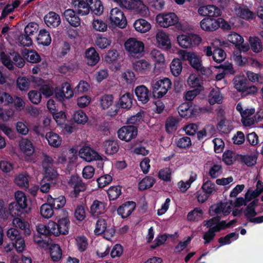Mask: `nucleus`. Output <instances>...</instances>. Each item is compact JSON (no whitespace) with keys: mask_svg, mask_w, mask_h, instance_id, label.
I'll return each instance as SVG.
<instances>
[{"mask_svg":"<svg viewBox=\"0 0 263 263\" xmlns=\"http://www.w3.org/2000/svg\"><path fill=\"white\" fill-rule=\"evenodd\" d=\"M85 60L89 66H93L100 61V56L96 50L92 47L88 48L85 52Z\"/></svg>","mask_w":263,"mask_h":263,"instance_id":"21","label":"nucleus"},{"mask_svg":"<svg viewBox=\"0 0 263 263\" xmlns=\"http://www.w3.org/2000/svg\"><path fill=\"white\" fill-rule=\"evenodd\" d=\"M72 0V5L77 9L78 13L81 15H87L90 10L96 15H101L104 7L100 0Z\"/></svg>","mask_w":263,"mask_h":263,"instance_id":"3","label":"nucleus"},{"mask_svg":"<svg viewBox=\"0 0 263 263\" xmlns=\"http://www.w3.org/2000/svg\"><path fill=\"white\" fill-rule=\"evenodd\" d=\"M34 82L37 85H42L40 88V91L46 97H49L54 93V90L55 88H54L53 86L50 84H44V81L42 79L36 78L34 80Z\"/></svg>","mask_w":263,"mask_h":263,"instance_id":"30","label":"nucleus"},{"mask_svg":"<svg viewBox=\"0 0 263 263\" xmlns=\"http://www.w3.org/2000/svg\"><path fill=\"white\" fill-rule=\"evenodd\" d=\"M201 28L207 32H212L217 29L216 19L205 17L202 19L200 23Z\"/></svg>","mask_w":263,"mask_h":263,"instance_id":"29","label":"nucleus"},{"mask_svg":"<svg viewBox=\"0 0 263 263\" xmlns=\"http://www.w3.org/2000/svg\"><path fill=\"white\" fill-rule=\"evenodd\" d=\"M44 170V178L47 181H55L58 178V174L52 167L46 168Z\"/></svg>","mask_w":263,"mask_h":263,"instance_id":"56","label":"nucleus"},{"mask_svg":"<svg viewBox=\"0 0 263 263\" xmlns=\"http://www.w3.org/2000/svg\"><path fill=\"white\" fill-rule=\"evenodd\" d=\"M202 217L203 212L200 208H195L187 215V219L190 221H198Z\"/></svg>","mask_w":263,"mask_h":263,"instance_id":"64","label":"nucleus"},{"mask_svg":"<svg viewBox=\"0 0 263 263\" xmlns=\"http://www.w3.org/2000/svg\"><path fill=\"white\" fill-rule=\"evenodd\" d=\"M172 83L167 78L153 81L152 83V88L154 91H157V96L158 98H162L166 94L171 88Z\"/></svg>","mask_w":263,"mask_h":263,"instance_id":"14","label":"nucleus"},{"mask_svg":"<svg viewBox=\"0 0 263 263\" xmlns=\"http://www.w3.org/2000/svg\"><path fill=\"white\" fill-rule=\"evenodd\" d=\"M217 128L220 132L224 134H228L233 129V125L230 121L223 120L219 122Z\"/></svg>","mask_w":263,"mask_h":263,"instance_id":"61","label":"nucleus"},{"mask_svg":"<svg viewBox=\"0 0 263 263\" xmlns=\"http://www.w3.org/2000/svg\"><path fill=\"white\" fill-rule=\"evenodd\" d=\"M69 183L73 186V194L77 196L79 192L86 190L85 184L81 181L80 178L77 176H72L69 180Z\"/></svg>","mask_w":263,"mask_h":263,"instance_id":"33","label":"nucleus"},{"mask_svg":"<svg viewBox=\"0 0 263 263\" xmlns=\"http://www.w3.org/2000/svg\"><path fill=\"white\" fill-rule=\"evenodd\" d=\"M136 203L133 201L126 202L117 209V213L122 218L128 217L134 211Z\"/></svg>","mask_w":263,"mask_h":263,"instance_id":"24","label":"nucleus"},{"mask_svg":"<svg viewBox=\"0 0 263 263\" xmlns=\"http://www.w3.org/2000/svg\"><path fill=\"white\" fill-rule=\"evenodd\" d=\"M47 202L55 210H59L63 208L66 204V199L64 196L61 195L58 197H53L50 195L46 197Z\"/></svg>","mask_w":263,"mask_h":263,"instance_id":"26","label":"nucleus"},{"mask_svg":"<svg viewBox=\"0 0 263 263\" xmlns=\"http://www.w3.org/2000/svg\"><path fill=\"white\" fill-rule=\"evenodd\" d=\"M57 224L60 235H66L69 233L70 222L68 217L59 218Z\"/></svg>","mask_w":263,"mask_h":263,"instance_id":"38","label":"nucleus"},{"mask_svg":"<svg viewBox=\"0 0 263 263\" xmlns=\"http://www.w3.org/2000/svg\"><path fill=\"white\" fill-rule=\"evenodd\" d=\"M111 41L110 39L104 37L101 34L97 36L95 43L101 49H105L110 46Z\"/></svg>","mask_w":263,"mask_h":263,"instance_id":"57","label":"nucleus"},{"mask_svg":"<svg viewBox=\"0 0 263 263\" xmlns=\"http://www.w3.org/2000/svg\"><path fill=\"white\" fill-rule=\"evenodd\" d=\"M236 222L235 220H232L229 222H226V221H221L219 223L216 224L215 227L209 229L208 231L205 232L203 236L204 240V243L207 244L211 242L215 236V233L220 231L221 230L230 228Z\"/></svg>","mask_w":263,"mask_h":263,"instance_id":"11","label":"nucleus"},{"mask_svg":"<svg viewBox=\"0 0 263 263\" xmlns=\"http://www.w3.org/2000/svg\"><path fill=\"white\" fill-rule=\"evenodd\" d=\"M107 203L103 201L95 200L90 208V212L93 217H98L106 211Z\"/></svg>","mask_w":263,"mask_h":263,"instance_id":"22","label":"nucleus"},{"mask_svg":"<svg viewBox=\"0 0 263 263\" xmlns=\"http://www.w3.org/2000/svg\"><path fill=\"white\" fill-rule=\"evenodd\" d=\"M15 199L16 202L9 204L8 209L4 207V202L0 200V217L7 219L9 215L12 217L20 216L22 214L21 210L27 209L29 201L25 193L18 191L15 193Z\"/></svg>","mask_w":263,"mask_h":263,"instance_id":"1","label":"nucleus"},{"mask_svg":"<svg viewBox=\"0 0 263 263\" xmlns=\"http://www.w3.org/2000/svg\"><path fill=\"white\" fill-rule=\"evenodd\" d=\"M263 191V183L260 181H258L256 184V188L254 191L248 190L246 193V198L248 201H251L252 199L258 196Z\"/></svg>","mask_w":263,"mask_h":263,"instance_id":"44","label":"nucleus"},{"mask_svg":"<svg viewBox=\"0 0 263 263\" xmlns=\"http://www.w3.org/2000/svg\"><path fill=\"white\" fill-rule=\"evenodd\" d=\"M46 139L48 144L53 147H59L62 142V138L58 134L50 132L46 134Z\"/></svg>","mask_w":263,"mask_h":263,"instance_id":"35","label":"nucleus"},{"mask_svg":"<svg viewBox=\"0 0 263 263\" xmlns=\"http://www.w3.org/2000/svg\"><path fill=\"white\" fill-rule=\"evenodd\" d=\"M133 26L137 32L141 33H146L152 28L151 23L143 18L137 19L134 23Z\"/></svg>","mask_w":263,"mask_h":263,"instance_id":"27","label":"nucleus"},{"mask_svg":"<svg viewBox=\"0 0 263 263\" xmlns=\"http://www.w3.org/2000/svg\"><path fill=\"white\" fill-rule=\"evenodd\" d=\"M23 55L26 60L32 63H36L41 61L40 55L34 50L25 49L23 52Z\"/></svg>","mask_w":263,"mask_h":263,"instance_id":"46","label":"nucleus"},{"mask_svg":"<svg viewBox=\"0 0 263 263\" xmlns=\"http://www.w3.org/2000/svg\"><path fill=\"white\" fill-rule=\"evenodd\" d=\"M170 67L171 72L174 77H177L181 74L182 70V64L179 59H174L171 62Z\"/></svg>","mask_w":263,"mask_h":263,"instance_id":"43","label":"nucleus"},{"mask_svg":"<svg viewBox=\"0 0 263 263\" xmlns=\"http://www.w3.org/2000/svg\"><path fill=\"white\" fill-rule=\"evenodd\" d=\"M178 55L184 61H188L190 65L195 69L200 71L203 74L211 73V70L208 67H204L202 65L201 58L195 52L184 50H179Z\"/></svg>","mask_w":263,"mask_h":263,"instance_id":"4","label":"nucleus"},{"mask_svg":"<svg viewBox=\"0 0 263 263\" xmlns=\"http://www.w3.org/2000/svg\"><path fill=\"white\" fill-rule=\"evenodd\" d=\"M233 83L235 88L242 94L247 85V79L242 76H237L234 79Z\"/></svg>","mask_w":263,"mask_h":263,"instance_id":"47","label":"nucleus"},{"mask_svg":"<svg viewBox=\"0 0 263 263\" xmlns=\"http://www.w3.org/2000/svg\"><path fill=\"white\" fill-rule=\"evenodd\" d=\"M155 182V179L151 176H146L144 178L138 185L140 190H144L151 187Z\"/></svg>","mask_w":263,"mask_h":263,"instance_id":"53","label":"nucleus"},{"mask_svg":"<svg viewBox=\"0 0 263 263\" xmlns=\"http://www.w3.org/2000/svg\"><path fill=\"white\" fill-rule=\"evenodd\" d=\"M29 178L30 177L27 173H21L16 175L14 182L15 184L21 187L27 188L29 186Z\"/></svg>","mask_w":263,"mask_h":263,"instance_id":"42","label":"nucleus"},{"mask_svg":"<svg viewBox=\"0 0 263 263\" xmlns=\"http://www.w3.org/2000/svg\"><path fill=\"white\" fill-rule=\"evenodd\" d=\"M179 122L177 118L170 117L167 118L165 123L166 130L167 133H172L176 129V126Z\"/></svg>","mask_w":263,"mask_h":263,"instance_id":"63","label":"nucleus"},{"mask_svg":"<svg viewBox=\"0 0 263 263\" xmlns=\"http://www.w3.org/2000/svg\"><path fill=\"white\" fill-rule=\"evenodd\" d=\"M109 20L111 25L120 29H124L127 25V21L124 12L118 8L110 10Z\"/></svg>","mask_w":263,"mask_h":263,"instance_id":"10","label":"nucleus"},{"mask_svg":"<svg viewBox=\"0 0 263 263\" xmlns=\"http://www.w3.org/2000/svg\"><path fill=\"white\" fill-rule=\"evenodd\" d=\"M227 40L234 44L237 49L246 52L249 51L250 47L248 44H244L243 38L239 34L233 32L228 35Z\"/></svg>","mask_w":263,"mask_h":263,"instance_id":"18","label":"nucleus"},{"mask_svg":"<svg viewBox=\"0 0 263 263\" xmlns=\"http://www.w3.org/2000/svg\"><path fill=\"white\" fill-rule=\"evenodd\" d=\"M151 59L154 62L155 68L158 67L163 68L165 65V58L164 55L159 50L153 49L149 54Z\"/></svg>","mask_w":263,"mask_h":263,"instance_id":"23","label":"nucleus"},{"mask_svg":"<svg viewBox=\"0 0 263 263\" xmlns=\"http://www.w3.org/2000/svg\"><path fill=\"white\" fill-rule=\"evenodd\" d=\"M117 134L121 140L128 142L136 138L138 135V129L135 126L126 125L121 127Z\"/></svg>","mask_w":263,"mask_h":263,"instance_id":"16","label":"nucleus"},{"mask_svg":"<svg viewBox=\"0 0 263 263\" xmlns=\"http://www.w3.org/2000/svg\"><path fill=\"white\" fill-rule=\"evenodd\" d=\"M79 156L85 161L90 162L92 161H99L98 165L102 167L104 162L108 160L104 156L99 154L97 152L88 145H84L79 151Z\"/></svg>","mask_w":263,"mask_h":263,"instance_id":"6","label":"nucleus"},{"mask_svg":"<svg viewBox=\"0 0 263 263\" xmlns=\"http://www.w3.org/2000/svg\"><path fill=\"white\" fill-rule=\"evenodd\" d=\"M45 22L49 27L55 28L61 23V18L58 14L50 12L45 17Z\"/></svg>","mask_w":263,"mask_h":263,"instance_id":"36","label":"nucleus"},{"mask_svg":"<svg viewBox=\"0 0 263 263\" xmlns=\"http://www.w3.org/2000/svg\"><path fill=\"white\" fill-rule=\"evenodd\" d=\"M220 87L216 86V88L211 90L209 96V102L210 104L213 105L216 103H222L223 96L220 91Z\"/></svg>","mask_w":263,"mask_h":263,"instance_id":"31","label":"nucleus"},{"mask_svg":"<svg viewBox=\"0 0 263 263\" xmlns=\"http://www.w3.org/2000/svg\"><path fill=\"white\" fill-rule=\"evenodd\" d=\"M124 46L128 54L133 58H138L141 56L145 49L144 43L135 37L128 39L125 42Z\"/></svg>","mask_w":263,"mask_h":263,"instance_id":"5","label":"nucleus"},{"mask_svg":"<svg viewBox=\"0 0 263 263\" xmlns=\"http://www.w3.org/2000/svg\"><path fill=\"white\" fill-rule=\"evenodd\" d=\"M255 204L256 202L253 201L247 206L245 211V215L246 218L250 221L258 214L257 212L256 211L255 209Z\"/></svg>","mask_w":263,"mask_h":263,"instance_id":"59","label":"nucleus"},{"mask_svg":"<svg viewBox=\"0 0 263 263\" xmlns=\"http://www.w3.org/2000/svg\"><path fill=\"white\" fill-rule=\"evenodd\" d=\"M202 189L204 193L210 196L217 191V187L214 183L208 180L203 183Z\"/></svg>","mask_w":263,"mask_h":263,"instance_id":"58","label":"nucleus"},{"mask_svg":"<svg viewBox=\"0 0 263 263\" xmlns=\"http://www.w3.org/2000/svg\"><path fill=\"white\" fill-rule=\"evenodd\" d=\"M105 153L108 155H112L117 153L119 151L118 143L112 140H105L103 144Z\"/></svg>","mask_w":263,"mask_h":263,"instance_id":"34","label":"nucleus"},{"mask_svg":"<svg viewBox=\"0 0 263 263\" xmlns=\"http://www.w3.org/2000/svg\"><path fill=\"white\" fill-rule=\"evenodd\" d=\"M19 147L22 153L27 157L31 156L34 152V147L30 141L23 139L20 142Z\"/></svg>","mask_w":263,"mask_h":263,"instance_id":"32","label":"nucleus"},{"mask_svg":"<svg viewBox=\"0 0 263 263\" xmlns=\"http://www.w3.org/2000/svg\"><path fill=\"white\" fill-rule=\"evenodd\" d=\"M233 207V202L229 201L224 202H220L211 206L210 212H214L215 214L221 216H227L229 215Z\"/></svg>","mask_w":263,"mask_h":263,"instance_id":"17","label":"nucleus"},{"mask_svg":"<svg viewBox=\"0 0 263 263\" xmlns=\"http://www.w3.org/2000/svg\"><path fill=\"white\" fill-rule=\"evenodd\" d=\"M54 96L57 100L62 102L65 99L72 98L74 96V92L70 83L64 82L61 85L60 88H55Z\"/></svg>","mask_w":263,"mask_h":263,"instance_id":"15","label":"nucleus"},{"mask_svg":"<svg viewBox=\"0 0 263 263\" xmlns=\"http://www.w3.org/2000/svg\"><path fill=\"white\" fill-rule=\"evenodd\" d=\"M233 11L236 15L246 20H253L255 17L254 12L237 4H235Z\"/></svg>","mask_w":263,"mask_h":263,"instance_id":"20","label":"nucleus"},{"mask_svg":"<svg viewBox=\"0 0 263 263\" xmlns=\"http://www.w3.org/2000/svg\"><path fill=\"white\" fill-rule=\"evenodd\" d=\"M63 16L71 26L76 27L80 25V19L73 10L70 9L66 10L63 13Z\"/></svg>","mask_w":263,"mask_h":263,"instance_id":"28","label":"nucleus"},{"mask_svg":"<svg viewBox=\"0 0 263 263\" xmlns=\"http://www.w3.org/2000/svg\"><path fill=\"white\" fill-rule=\"evenodd\" d=\"M187 84L191 87L197 88L202 86V82L199 76L191 73L187 79Z\"/></svg>","mask_w":263,"mask_h":263,"instance_id":"50","label":"nucleus"},{"mask_svg":"<svg viewBox=\"0 0 263 263\" xmlns=\"http://www.w3.org/2000/svg\"><path fill=\"white\" fill-rule=\"evenodd\" d=\"M155 39L158 47L165 50H168L172 48V44L171 36L166 31L162 29L158 30Z\"/></svg>","mask_w":263,"mask_h":263,"instance_id":"13","label":"nucleus"},{"mask_svg":"<svg viewBox=\"0 0 263 263\" xmlns=\"http://www.w3.org/2000/svg\"><path fill=\"white\" fill-rule=\"evenodd\" d=\"M241 52L243 51L239 49L234 51L232 55V58L238 65L243 66L248 63V58L245 57H242L241 53Z\"/></svg>","mask_w":263,"mask_h":263,"instance_id":"54","label":"nucleus"},{"mask_svg":"<svg viewBox=\"0 0 263 263\" xmlns=\"http://www.w3.org/2000/svg\"><path fill=\"white\" fill-rule=\"evenodd\" d=\"M134 69L141 73H145L151 68V63L145 59H141L133 63Z\"/></svg>","mask_w":263,"mask_h":263,"instance_id":"39","label":"nucleus"},{"mask_svg":"<svg viewBox=\"0 0 263 263\" xmlns=\"http://www.w3.org/2000/svg\"><path fill=\"white\" fill-rule=\"evenodd\" d=\"M37 42L39 44L43 46H48L51 42V38L49 32L45 29L40 31L37 37Z\"/></svg>","mask_w":263,"mask_h":263,"instance_id":"45","label":"nucleus"},{"mask_svg":"<svg viewBox=\"0 0 263 263\" xmlns=\"http://www.w3.org/2000/svg\"><path fill=\"white\" fill-rule=\"evenodd\" d=\"M72 119L78 124L85 125L88 121V117L83 110L78 109L73 112Z\"/></svg>","mask_w":263,"mask_h":263,"instance_id":"37","label":"nucleus"},{"mask_svg":"<svg viewBox=\"0 0 263 263\" xmlns=\"http://www.w3.org/2000/svg\"><path fill=\"white\" fill-rule=\"evenodd\" d=\"M249 47L255 53H260L262 51L263 46L261 40L256 36H250L249 39Z\"/></svg>","mask_w":263,"mask_h":263,"instance_id":"41","label":"nucleus"},{"mask_svg":"<svg viewBox=\"0 0 263 263\" xmlns=\"http://www.w3.org/2000/svg\"><path fill=\"white\" fill-rule=\"evenodd\" d=\"M50 256L53 261H58L62 258V250L57 244L52 245L50 248Z\"/></svg>","mask_w":263,"mask_h":263,"instance_id":"52","label":"nucleus"},{"mask_svg":"<svg viewBox=\"0 0 263 263\" xmlns=\"http://www.w3.org/2000/svg\"><path fill=\"white\" fill-rule=\"evenodd\" d=\"M135 95L139 101L145 104L149 100L150 92L148 89L144 85L137 86L135 90Z\"/></svg>","mask_w":263,"mask_h":263,"instance_id":"25","label":"nucleus"},{"mask_svg":"<svg viewBox=\"0 0 263 263\" xmlns=\"http://www.w3.org/2000/svg\"><path fill=\"white\" fill-rule=\"evenodd\" d=\"M53 118L56 123L60 126L63 125L66 121L67 115L64 111H56L52 114Z\"/></svg>","mask_w":263,"mask_h":263,"instance_id":"60","label":"nucleus"},{"mask_svg":"<svg viewBox=\"0 0 263 263\" xmlns=\"http://www.w3.org/2000/svg\"><path fill=\"white\" fill-rule=\"evenodd\" d=\"M177 41L178 45L183 48H191V41L190 40V35L180 34L177 37Z\"/></svg>","mask_w":263,"mask_h":263,"instance_id":"51","label":"nucleus"},{"mask_svg":"<svg viewBox=\"0 0 263 263\" xmlns=\"http://www.w3.org/2000/svg\"><path fill=\"white\" fill-rule=\"evenodd\" d=\"M99 106L102 110H107V115L115 116L119 111L118 108L115 105L114 97L112 95H103L99 99Z\"/></svg>","mask_w":263,"mask_h":263,"instance_id":"9","label":"nucleus"},{"mask_svg":"<svg viewBox=\"0 0 263 263\" xmlns=\"http://www.w3.org/2000/svg\"><path fill=\"white\" fill-rule=\"evenodd\" d=\"M246 76L248 80L252 83L260 84L263 83V76L260 73H255L251 71H247Z\"/></svg>","mask_w":263,"mask_h":263,"instance_id":"62","label":"nucleus"},{"mask_svg":"<svg viewBox=\"0 0 263 263\" xmlns=\"http://www.w3.org/2000/svg\"><path fill=\"white\" fill-rule=\"evenodd\" d=\"M123 3V8L133 11L136 14L142 17H147L149 15V8L142 0H124Z\"/></svg>","mask_w":263,"mask_h":263,"instance_id":"8","label":"nucleus"},{"mask_svg":"<svg viewBox=\"0 0 263 263\" xmlns=\"http://www.w3.org/2000/svg\"><path fill=\"white\" fill-rule=\"evenodd\" d=\"M94 233L96 235H102L104 239L110 240L115 234L116 230L105 219L100 218L96 222Z\"/></svg>","mask_w":263,"mask_h":263,"instance_id":"7","label":"nucleus"},{"mask_svg":"<svg viewBox=\"0 0 263 263\" xmlns=\"http://www.w3.org/2000/svg\"><path fill=\"white\" fill-rule=\"evenodd\" d=\"M133 97L130 93L123 95L119 100V106L126 110L129 109L133 105Z\"/></svg>","mask_w":263,"mask_h":263,"instance_id":"40","label":"nucleus"},{"mask_svg":"<svg viewBox=\"0 0 263 263\" xmlns=\"http://www.w3.org/2000/svg\"><path fill=\"white\" fill-rule=\"evenodd\" d=\"M91 26L94 30L98 32H104L107 30L106 23L100 18H94L91 22Z\"/></svg>","mask_w":263,"mask_h":263,"instance_id":"49","label":"nucleus"},{"mask_svg":"<svg viewBox=\"0 0 263 263\" xmlns=\"http://www.w3.org/2000/svg\"><path fill=\"white\" fill-rule=\"evenodd\" d=\"M239 237V234L235 232H233L227 235L224 237H220L218 239V242L221 246H224L230 244L232 241L237 240Z\"/></svg>","mask_w":263,"mask_h":263,"instance_id":"55","label":"nucleus"},{"mask_svg":"<svg viewBox=\"0 0 263 263\" xmlns=\"http://www.w3.org/2000/svg\"><path fill=\"white\" fill-rule=\"evenodd\" d=\"M199 15L211 17H217L222 14L221 10L214 5H208L200 7L198 9Z\"/></svg>","mask_w":263,"mask_h":263,"instance_id":"19","label":"nucleus"},{"mask_svg":"<svg viewBox=\"0 0 263 263\" xmlns=\"http://www.w3.org/2000/svg\"><path fill=\"white\" fill-rule=\"evenodd\" d=\"M236 108L241 115V121L243 125L250 126L254 124V114L255 110L254 108L243 107L242 104L239 103L237 104Z\"/></svg>","mask_w":263,"mask_h":263,"instance_id":"12","label":"nucleus"},{"mask_svg":"<svg viewBox=\"0 0 263 263\" xmlns=\"http://www.w3.org/2000/svg\"><path fill=\"white\" fill-rule=\"evenodd\" d=\"M156 24L161 28H168L175 27L178 30L186 31L190 27L186 22L180 21L174 12H163L157 14L155 17Z\"/></svg>","mask_w":263,"mask_h":263,"instance_id":"2","label":"nucleus"},{"mask_svg":"<svg viewBox=\"0 0 263 263\" xmlns=\"http://www.w3.org/2000/svg\"><path fill=\"white\" fill-rule=\"evenodd\" d=\"M40 214L44 218L49 219L54 215L53 208L49 203L47 202L41 206Z\"/></svg>","mask_w":263,"mask_h":263,"instance_id":"48","label":"nucleus"}]
</instances>
